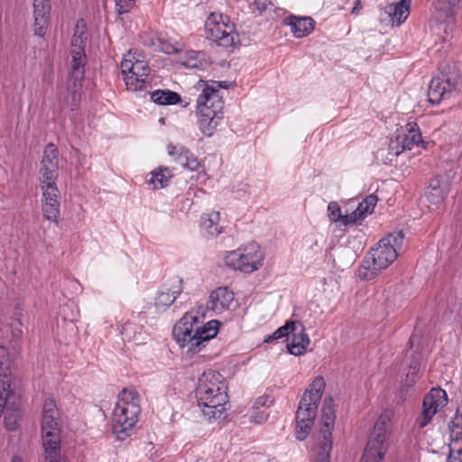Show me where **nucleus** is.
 <instances>
[{"instance_id": "f257e3e1", "label": "nucleus", "mask_w": 462, "mask_h": 462, "mask_svg": "<svg viewBox=\"0 0 462 462\" xmlns=\"http://www.w3.org/2000/svg\"><path fill=\"white\" fill-rule=\"evenodd\" d=\"M199 317L187 312L174 326L173 337L187 354H197L217 336L219 322L210 320L202 325Z\"/></svg>"}, {"instance_id": "f03ea898", "label": "nucleus", "mask_w": 462, "mask_h": 462, "mask_svg": "<svg viewBox=\"0 0 462 462\" xmlns=\"http://www.w3.org/2000/svg\"><path fill=\"white\" fill-rule=\"evenodd\" d=\"M402 232L392 233L382 238L364 258L358 269V276L363 280H372L392 264L402 249Z\"/></svg>"}, {"instance_id": "7ed1b4c3", "label": "nucleus", "mask_w": 462, "mask_h": 462, "mask_svg": "<svg viewBox=\"0 0 462 462\" xmlns=\"http://www.w3.org/2000/svg\"><path fill=\"white\" fill-rule=\"evenodd\" d=\"M23 309L17 307L13 313L12 321L9 326L2 329L0 338V415L6 404L8 397L11 395L10 375L12 360L9 357L8 350L5 346L9 341L12 348L16 349L18 342L23 337Z\"/></svg>"}, {"instance_id": "20e7f679", "label": "nucleus", "mask_w": 462, "mask_h": 462, "mask_svg": "<svg viewBox=\"0 0 462 462\" xmlns=\"http://www.w3.org/2000/svg\"><path fill=\"white\" fill-rule=\"evenodd\" d=\"M88 40L87 23L80 19L77 22L70 43L71 72L68 90L71 95V108L75 109L81 99V81L85 73L87 56L85 53Z\"/></svg>"}, {"instance_id": "39448f33", "label": "nucleus", "mask_w": 462, "mask_h": 462, "mask_svg": "<svg viewBox=\"0 0 462 462\" xmlns=\"http://www.w3.org/2000/svg\"><path fill=\"white\" fill-rule=\"evenodd\" d=\"M326 383L322 377H316L306 390L300 402L296 413L295 434L298 439L303 440L310 433L317 414L318 402L320 401Z\"/></svg>"}, {"instance_id": "423d86ee", "label": "nucleus", "mask_w": 462, "mask_h": 462, "mask_svg": "<svg viewBox=\"0 0 462 462\" xmlns=\"http://www.w3.org/2000/svg\"><path fill=\"white\" fill-rule=\"evenodd\" d=\"M59 411L52 399H46L42 410V435L45 462H55L60 457V428Z\"/></svg>"}, {"instance_id": "0eeeda50", "label": "nucleus", "mask_w": 462, "mask_h": 462, "mask_svg": "<svg viewBox=\"0 0 462 462\" xmlns=\"http://www.w3.org/2000/svg\"><path fill=\"white\" fill-rule=\"evenodd\" d=\"M393 411H384L377 419L367 441L361 462H383L389 448V425Z\"/></svg>"}, {"instance_id": "6e6552de", "label": "nucleus", "mask_w": 462, "mask_h": 462, "mask_svg": "<svg viewBox=\"0 0 462 462\" xmlns=\"http://www.w3.org/2000/svg\"><path fill=\"white\" fill-rule=\"evenodd\" d=\"M139 413L137 393L133 388H124L117 397V439L131 435Z\"/></svg>"}, {"instance_id": "1a4fd4ad", "label": "nucleus", "mask_w": 462, "mask_h": 462, "mask_svg": "<svg viewBox=\"0 0 462 462\" xmlns=\"http://www.w3.org/2000/svg\"><path fill=\"white\" fill-rule=\"evenodd\" d=\"M207 38L224 48L234 47L239 42L234 24L226 15L212 13L205 23Z\"/></svg>"}, {"instance_id": "9d476101", "label": "nucleus", "mask_w": 462, "mask_h": 462, "mask_svg": "<svg viewBox=\"0 0 462 462\" xmlns=\"http://www.w3.org/2000/svg\"><path fill=\"white\" fill-rule=\"evenodd\" d=\"M320 420L318 435L317 462H329L333 445L332 430L335 423V411L331 398L324 400Z\"/></svg>"}, {"instance_id": "9b49d317", "label": "nucleus", "mask_w": 462, "mask_h": 462, "mask_svg": "<svg viewBox=\"0 0 462 462\" xmlns=\"http://www.w3.org/2000/svg\"><path fill=\"white\" fill-rule=\"evenodd\" d=\"M136 51H129L121 62V70L128 90L136 91L145 88L150 71L147 62L139 59Z\"/></svg>"}, {"instance_id": "f8f14e48", "label": "nucleus", "mask_w": 462, "mask_h": 462, "mask_svg": "<svg viewBox=\"0 0 462 462\" xmlns=\"http://www.w3.org/2000/svg\"><path fill=\"white\" fill-rule=\"evenodd\" d=\"M263 252L256 244H250L243 249L229 252L226 257V264L244 273H253L262 266Z\"/></svg>"}, {"instance_id": "ddd939ff", "label": "nucleus", "mask_w": 462, "mask_h": 462, "mask_svg": "<svg viewBox=\"0 0 462 462\" xmlns=\"http://www.w3.org/2000/svg\"><path fill=\"white\" fill-rule=\"evenodd\" d=\"M203 415L208 420H218L226 411V385H220L206 392V396L196 394Z\"/></svg>"}, {"instance_id": "4468645a", "label": "nucleus", "mask_w": 462, "mask_h": 462, "mask_svg": "<svg viewBox=\"0 0 462 462\" xmlns=\"http://www.w3.org/2000/svg\"><path fill=\"white\" fill-rule=\"evenodd\" d=\"M203 415L208 420H218L226 411V385H220L206 392V396L196 394Z\"/></svg>"}, {"instance_id": "2eb2a0df", "label": "nucleus", "mask_w": 462, "mask_h": 462, "mask_svg": "<svg viewBox=\"0 0 462 462\" xmlns=\"http://www.w3.org/2000/svg\"><path fill=\"white\" fill-rule=\"evenodd\" d=\"M447 393L442 389L433 388L425 397L422 403L421 414L418 417L416 424L420 429L427 426L432 417L447 404Z\"/></svg>"}, {"instance_id": "dca6fc26", "label": "nucleus", "mask_w": 462, "mask_h": 462, "mask_svg": "<svg viewBox=\"0 0 462 462\" xmlns=\"http://www.w3.org/2000/svg\"><path fill=\"white\" fill-rule=\"evenodd\" d=\"M217 98V96L211 97L213 99L211 107L213 106V108L209 109L204 103H200L199 111H197L199 129L207 136L213 134L222 118L219 115L222 110V105Z\"/></svg>"}, {"instance_id": "f3484780", "label": "nucleus", "mask_w": 462, "mask_h": 462, "mask_svg": "<svg viewBox=\"0 0 462 462\" xmlns=\"http://www.w3.org/2000/svg\"><path fill=\"white\" fill-rule=\"evenodd\" d=\"M458 78L455 74L442 72L440 76L430 81L428 96L432 104H438L448 97L457 88Z\"/></svg>"}, {"instance_id": "a211bd4d", "label": "nucleus", "mask_w": 462, "mask_h": 462, "mask_svg": "<svg viewBox=\"0 0 462 462\" xmlns=\"http://www.w3.org/2000/svg\"><path fill=\"white\" fill-rule=\"evenodd\" d=\"M59 152L53 143H48L43 151L39 170L40 183L56 182L59 176Z\"/></svg>"}, {"instance_id": "6ab92c4d", "label": "nucleus", "mask_w": 462, "mask_h": 462, "mask_svg": "<svg viewBox=\"0 0 462 462\" xmlns=\"http://www.w3.org/2000/svg\"><path fill=\"white\" fill-rule=\"evenodd\" d=\"M424 142L421 139L419 127L416 123H409L398 133L395 138L392 139V149L394 150L393 153L402 152L404 150H411L413 146Z\"/></svg>"}, {"instance_id": "aec40b11", "label": "nucleus", "mask_w": 462, "mask_h": 462, "mask_svg": "<svg viewBox=\"0 0 462 462\" xmlns=\"http://www.w3.org/2000/svg\"><path fill=\"white\" fill-rule=\"evenodd\" d=\"M420 341L421 337L418 334L411 335L410 338L411 347L407 350L406 358L412 359V361L410 363L409 372L403 383L404 385L409 387L414 385L419 379L420 360L422 358V355L418 352L420 349Z\"/></svg>"}, {"instance_id": "412c9836", "label": "nucleus", "mask_w": 462, "mask_h": 462, "mask_svg": "<svg viewBox=\"0 0 462 462\" xmlns=\"http://www.w3.org/2000/svg\"><path fill=\"white\" fill-rule=\"evenodd\" d=\"M182 291V280L179 277L172 278L157 291L154 305L158 310H165L175 301Z\"/></svg>"}, {"instance_id": "4be33fe9", "label": "nucleus", "mask_w": 462, "mask_h": 462, "mask_svg": "<svg viewBox=\"0 0 462 462\" xmlns=\"http://www.w3.org/2000/svg\"><path fill=\"white\" fill-rule=\"evenodd\" d=\"M460 0H438L435 4L436 20L447 23L444 28L445 33L448 34V30L453 29V18L457 13Z\"/></svg>"}, {"instance_id": "5701e85b", "label": "nucleus", "mask_w": 462, "mask_h": 462, "mask_svg": "<svg viewBox=\"0 0 462 462\" xmlns=\"http://www.w3.org/2000/svg\"><path fill=\"white\" fill-rule=\"evenodd\" d=\"M234 300V294L226 287H219L213 291L208 301V307L217 313L229 309Z\"/></svg>"}, {"instance_id": "b1692460", "label": "nucleus", "mask_w": 462, "mask_h": 462, "mask_svg": "<svg viewBox=\"0 0 462 462\" xmlns=\"http://www.w3.org/2000/svg\"><path fill=\"white\" fill-rule=\"evenodd\" d=\"M226 82L212 81L211 84H207L204 81L199 82V88L202 89V93L199 96L197 100V111L200 103H204L206 106L211 109L213 96H217L219 103L223 106L222 96L220 95L219 88L225 87Z\"/></svg>"}, {"instance_id": "393cba45", "label": "nucleus", "mask_w": 462, "mask_h": 462, "mask_svg": "<svg viewBox=\"0 0 462 462\" xmlns=\"http://www.w3.org/2000/svg\"><path fill=\"white\" fill-rule=\"evenodd\" d=\"M168 153L178 164L190 171L198 170L200 165L199 160L183 147L178 148L170 144L168 145Z\"/></svg>"}, {"instance_id": "a878e982", "label": "nucleus", "mask_w": 462, "mask_h": 462, "mask_svg": "<svg viewBox=\"0 0 462 462\" xmlns=\"http://www.w3.org/2000/svg\"><path fill=\"white\" fill-rule=\"evenodd\" d=\"M377 203V197L374 195L367 196L361 203H359L356 209L351 214H346L345 225L356 224L364 219L367 215L374 211Z\"/></svg>"}, {"instance_id": "bb28decb", "label": "nucleus", "mask_w": 462, "mask_h": 462, "mask_svg": "<svg viewBox=\"0 0 462 462\" xmlns=\"http://www.w3.org/2000/svg\"><path fill=\"white\" fill-rule=\"evenodd\" d=\"M220 385H226L221 374L208 370L204 372L199 379L196 394L206 396V392Z\"/></svg>"}, {"instance_id": "cd10ccee", "label": "nucleus", "mask_w": 462, "mask_h": 462, "mask_svg": "<svg viewBox=\"0 0 462 462\" xmlns=\"http://www.w3.org/2000/svg\"><path fill=\"white\" fill-rule=\"evenodd\" d=\"M292 336L288 343V348L291 354L300 356L303 354L310 345V338L305 333L303 325H296L294 331H291Z\"/></svg>"}, {"instance_id": "c85d7f7f", "label": "nucleus", "mask_w": 462, "mask_h": 462, "mask_svg": "<svg viewBox=\"0 0 462 462\" xmlns=\"http://www.w3.org/2000/svg\"><path fill=\"white\" fill-rule=\"evenodd\" d=\"M34 26L35 34L43 36L47 27L48 0H34Z\"/></svg>"}, {"instance_id": "c756f323", "label": "nucleus", "mask_w": 462, "mask_h": 462, "mask_svg": "<svg viewBox=\"0 0 462 462\" xmlns=\"http://www.w3.org/2000/svg\"><path fill=\"white\" fill-rule=\"evenodd\" d=\"M286 23L291 25L293 34L298 38L308 35L314 28V21L310 17L290 16Z\"/></svg>"}, {"instance_id": "7c9ffc66", "label": "nucleus", "mask_w": 462, "mask_h": 462, "mask_svg": "<svg viewBox=\"0 0 462 462\" xmlns=\"http://www.w3.org/2000/svg\"><path fill=\"white\" fill-rule=\"evenodd\" d=\"M220 213L212 211L201 217V227L209 236H217L222 233V226L219 225Z\"/></svg>"}, {"instance_id": "2f4dec72", "label": "nucleus", "mask_w": 462, "mask_h": 462, "mask_svg": "<svg viewBox=\"0 0 462 462\" xmlns=\"http://www.w3.org/2000/svg\"><path fill=\"white\" fill-rule=\"evenodd\" d=\"M410 1L402 0L397 4L390 5L387 7V13L392 16L393 21L396 22V25L402 24L410 14Z\"/></svg>"}, {"instance_id": "473e14b6", "label": "nucleus", "mask_w": 462, "mask_h": 462, "mask_svg": "<svg viewBox=\"0 0 462 462\" xmlns=\"http://www.w3.org/2000/svg\"><path fill=\"white\" fill-rule=\"evenodd\" d=\"M450 444L449 447L455 450L461 451L462 448V415L457 413L449 423Z\"/></svg>"}, {"instance_id": "72a5a7b5", "label": "nucleus", "mask_w": 462, "mask_h": 462, "mask_svg": "<svg viewBox=\"0 0 462 462\" xmlns=\"http://www.w3.org/2000/svg\"><path fill=\"white\" fill-rule=\"evenodd\" d=\"M180 63L190 69H204L208 65L205 53L195 51H187Z\"/></svg>"}, {"instance_id": "f704fd0d", "label": "nucleus", "mask_w": 462, "mask_h": 462, "mask_svg": "<svg viewBox=\"0 0 462 462\" xmlns=\"http://www.w3.org/2000/svg\"><path fill=\"white\" fill-rule=\"evenodd\" d=\"M13 397L14 393L12 392L11 395L7 399L6 404L4 407L3 412L0 415L1 417L5 411V423L8 430H14L17 428V422L20 418L19 409L11 406V398Z\"/></svg>"}, {"instance_id": "c9c22d12", "label": "nucleus", "mask_w": 462, "mask_h": 462, "mask_svg": "<svg viewBox=\"0 0 462 462\" xmlns=\"http://www.w3.org/2000/svg\"><path fill=\"white\" fill-rule=\"evenodd\" d=\"M60 200H42V211L45 219L59 223L60 218Z\"/></svg>"}, {"instance_id": "e433bc0d", "label": "nucleus", "mask_w": 462, "mask_h": 462, "mask_svg": "<svg viewBox=\"0 0 462 462\" xmlns=\"http://www.w3.org/2000/svg\"><path fill=\"white\" fill-rule=\"evenodd\" d=\"M172 175L166 167H160L158 170L151 173L149 184L152 185L153 189H162L168 185Z\"/></svg>"}, {"instance_id": "4c0bfd02", "label": "nucleus", "mask_w": 462, "mask_h": 462, "mask_svg": "<svg viewBox=\"0 0 462 462\" xmlns=\"http://www.w3.org/2000/svg\"><path fill=\"white\" fill-rule=\"evenodd\" d=\"M151 99L160 105H173L180 101V96L170 90H156L151 93Z\"/></svg>"}, {"instance_id": "58836bf2", "label": "nucleus", "mask_w": 462, "mask_h": 462, "mask_svg": "<svg viewBox=\"0 0 462 462\" xmlns=\"http://www.w3.org/2000/svg\"><path fill=\"white\" fill-rule=\"evenodd\" d=\"M446 196L447 193L444 188L440 187L439 184L434 185L431 183L425 194V199L432 205H439L444 200Z\"/></svg>"}, {"instance_id": "ea45409f", "label": "nucleus", "mask_w": 462, "mask_h": 462, "mask_svg": "<svg viewBox=\"0 0 462 462\" xmlns=\"http://www.w3.org/2000/svg\"><path fill=\"white\" fill-rule=\"evenodd\" d=\"M40 188L42 192V200H60V190L56 182L40 183Z\"/></svg>"}, {"instance_id": "a19ab883", "label": "nucleus", "mask_w": 462, "mask_h": 462, "mask_svg": "<svg viewBox=\"0 0 462 462\" xmlns=\"http://www.w3.org/2000/svg\"><path fill=\"white\" fill-rule=\"evenodd\" d=\"M393 151L392 149V139L389 141L388 146L386 148H380L375 155L376 158L383 162L385 164L392 163L393 160L400 155L402 152H396L393 153Z\"/></svg>"}, {"instance_id": "79ce46f5", "label": "nucleus", "mask_w": 462, "mask_h": 462, "mask_svg": "<svg viewBox=\"0 0 462 462\" xmlns=\"http://www.w3.org/2000/svg\"><path fill=\"white\" fill-rule=\"evenodd\" d=\"M328 217L333 222L341 221L345 225V216L341 213L337 202H330L328 206Z\"/></svg>"}, {"instance_id": "37998d69", "label": "nucleus", "mask_w": 462, "mask_h": 462, "mask_svg": "<svg viewBox=\"0 0 462 462\" xmlns=\"http://www.w3.org/2000/svg\"><path fill=\"white\" fill-rule=\"evenodd\" d=\"M269 417V413L266 411V409L258 410L253 409L252 412L249 416L250 422H254L255 424H262L267 420Z\"/></svg>"}, {"instance_id": "c03bdc74", "label": "nucleus", "mask_w": 462, "mask_h": 462, "mask_svg": "<svg viewBox=\"0 0 462 462\" xmlns=\"http://www.w3.org/2000/svg\"><path fill=\"white\" fill-rule=\"evenodd\" d=\"M296 328V323L287 322L285 326L278 328L273 335L272 339L281 338L284 336H288L290 332L294 331Z\"/></svg>"}, {"instance_id": "a18cd8bd", "label": "nucleus", "mask_w": 462, "mask_h": 462, "mask_svg": "<svg viewBox=\"0 0 462 462\" xmlns=\"http://www.w3.org/2000/svg\"><path fill=\"white\" fill-rule=\"evenodd\" d=\"M135 5V0H117V14L127 13Z\"/></svg>"}, {"instance_id": "49530a36", "label": "nucleus", "mask_w": 462, "mask_h": 462, "mask_svg": "<svg viewBox=\"0 0 462 462\" xmlns=\"http://www.w3.org/2000/svg\"><path fill=\"white\" fill-rule=\"evenodd\" d=\"M269 402H272V401H270V398L266 395H263V396H260L258 397L254 402V405H253V409H258V410H263L262 408L265 407L268 405Z\"/></svg>"}, {"instance_id": "de8ad7c7", "label": "nucleus", "mask_w": 462, "mask_h": 462, "mask_svg": "<svg viewBox=\"0 0 462 462\" xmlns=\"http://www.w3.org/2000/svg\"><path fill=\"white\" fill-rule=\"evenodd\" d=\"M254 5L260 14H263L269 8V6H273V5L269 0H254Z\"/></svg>"}, {"instance_id": "09e8293b", "label": "nucleus", "mask_w": 462, "mask_h": 462, "mask_svg": "<svg viewBox=\"0 0 462 462\" xmlns=\"http://www.w3.org/2000/svg\"><path fill=\"white\" fill-rule=\"evenodd\" d=\"M448 462H462V448L461 451L455 450L452 447H449V457Z\"/></svg>"}, {"instance_id": "8fccbe9b", "label": "nucleus", "mask_w": 462, "mask_h": 462, "mask_svg": "<svg viewBox=\"0 0 462 462\" xmlns=\"http://www.w3.org/2000/svg\"><path fill=\"white\" fill-rule=\"evenodd\" d=\"M362 4L360 1H356V4H355V6L352 10V14H357L359 13V11L362 9Z\"/></svg>"}, {"instance_id": "3c124183", "label": "nucleus", "mask_w": 462, "mask_h": 462, "mask_svg": "<svg viewBox=\"0 0 462 462\" xmlns=\"http://www.w3.org/2000/svg\"><path fill=\"white\" fill-rule=\"evenodd\" d=\"M12 462H23L22 459L18 457H14Z\"/></svg>"}, {"instance_id": "603ef678", "label": "nucleus", "mask_w": 462, "mask_h": 462, "mask_svg": "<svg viewBox=\"0 0 462 462\" xmlns=\"http://www.w3.org/2000/svg\"><path fill=\"white\" fill-rule=\"evenodd\" d=\"M55 462H66V459L60 457L59 458H55Z\"/></svg>"}, {"instance_id": "864d4df0", "label": "nucleus", "mask_w": 462, "mask_h": 462, "mask_svg": "<svg viewBox=\"0 0 462 462\" xmlns=\"http://www.w3.org/2000/svg\"><path fill=\"white\" fill-rule=\"evenodd\" d=\"M111 430H112V432L115 433L116 432V425L115 424H112L111 425Z\"/></svg>"}]
</instances>
